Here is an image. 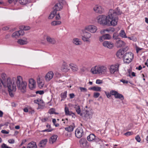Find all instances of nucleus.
<instances>
[{
	"label": "nucleus",
	"instance_id": "1",
	"mask_svg": "<svg viewBox=\"0 0 148 148\" xmlns=\"http://www.w3.org/2000/svg\"><path fill=\"white\" fill-rule=\"evenodd\" d=\"M122 13V12L118 7L114 10H110L107 16L102 15L97 17L98 22L103 25L115 26L117 24L118 16Z\"/></svg>",
	"mask_w": 148,
	"mask_h": 148
},
{
	"label": "nucleus",
	"instance_id": "2",
	"mask_svg": "<svg viewBox=\"0 0 148 148\" xmlns=\"http://www.w3.org/2000/svg\"><path fill=\"white\" fill-rule=\"evenodd\" d=\"M7 87L8 88L9 94L11 97L14 96L12 91H15L17 87L18 90L23 93L26 91L27 83L26 82L23 81L22 77L20 76L17 77L16 79L13 77L12 79L10 78L7 79Z\"/></svg>",
	"mask_w": 148,
	"mask_h": 148
},
{
	"label": "nucleus",
	"instance_id": "3",
	"mask_svg": "<svg viewBox=\"0 0 148 148\" xmlns=\"http://www.w3.org/2000/svg\"><path fill=\"white\" fill-rule=\"evenodd\" d=\"M106 68L103 66H95L92 67L91 72L93 74H104L106 72Z\"/></svg>",
	"mask_w": 148,
	"mask_h": 148
},
{
	"label": "nucleus",
	"instance_id": "4",
	"mask_svg": "<svg viewBox=\"0 0 148 148\" xmlns=\"http://www.w3.org/2000/svg\"><path fill=\"white\" fill-rule=\"evenodd\" d=\"M134 55L131 52L126 53L123 58V61L124 63L128 64L130 63L133 58Z\"/></svg>",
	"mask_w": 148,
	"mask_h": 148
},
{
	"label": "nucleus",
	"instance_id": "5",
	"mask_svg": "<svg viewBox=\"0 0 148 148\" xmlns=\"http://www.w3.org/2000/svg\"><path fill=\"white\" fill-rule=\"evenodd\" d=\"M75 134L77 137L78 138H80L84 134L82 129L80 127L77 128L75 130Z\"/></svg>",
	"mask_w": 148,
	"mask_h": 148
},
{
	"label": "nucleus",
	"instance_id": "6",
	"mask_svg": "<svg viewBox=\"0 0 148 148\" xmlns=\"http://www.w3.org/2000/svg\"><path fill=\"white\" fill-rule=\"evenodd\" d=\"M128 49V48L126 47L125 49L123 48V50L121 49L117 51L116 53V56L120 58H123L124 56V52L126 51Z\"/></svg>",
	"mask_w": 148,
	"mask_h": 148
},
{
	"label": "nucleus",
	"instance_id": "7",
	"mask_svg": "<svg viewBox=\"0 0 148 148\" xmlns=\"http://www.w3.org/2000/svg\"><path fill=\"white\" fill-rule=\"evenodd\" d=\"M85 29L91 33H94L97 30V27L93 25H89L85 27Z\"/></svg>",
	"mask_w": 148,
	"mask_h": 148
},
{
	"label": "nucleus",
	"instance_id": "8",
	"mask_svg": "<svg viewBox=\"0 0 148 148\" xmlns=\"http://www.w3.org/2000/svg\"><path fill=\"white\" fill-rule=\"evenodd\" d=\"M24 34V31L22 30H20L13 33L12 35V36L13 37L17 38L19 36H23Z\"/></svg>",
	"mask_w": 148,
	"mask_h": 148
},
{
	"label": "nucleus",
	"instance_id": "9",
	"mask_svg": "<svg viewBox=\"0 0 148 148\" xmlns=\"http://www.w3.org/2000/svg\"><path fill=\"white\" fill-rule=\"evenodd\" d=\"M54 73L52 71H50L47 73L45 76V79L47 81H49L53 77Z\"/></svg>",
	"mask_w": 148,
	"mask_h": 148
},
{
	"label": "nucleus",
	"instance_id": "10",
	"mask_svg": "<svg viewBox=\"0 0 148 148\" xmlns=\"http://www.w3.org/2000/svg\"><path fill=\"white\" fill-rule=\"evenodd\" d=\"M29 88L31 89H33L35 87L36 82L33 79H29Z\"/></svg>",
	"mask_w": 148,
	"mask_h": 148
},
{
	"label": "nucleus",
	"instance_id": "11",
	"mask_svg": "<svg viewBox=\"0 0 148 148\" xmlns=\"http://www.w3.org/2000/svg\"><path fill=\"white\" fill-rule=\"evenodd\" d=\"M103 45L104 47L109 49H112L113 46V44L109 41H105L103 43Z\"/></svg>",
	"mask_w": 148,
	"mask_h": 148
},
{
	"label": "nucleus",
	"instance_id": "12",
	"mask_svg": "<svg viewBox=\"0 0 148 148\" xmlns=\"http://www.w3.org/2000/svg\"><path fill=\"white\" fill-rule=\"evenodd\" d=\"M93 9L96 12L99 13H102L103 11V9L101 6L98 5H96L93 8Z\"/></svg>",
	"mask_w": 148,
	"mask_h": 148
},
{
	"label": "nucleus",
	"instance_id": "13",
	"mask_svg": "<svg viewBox=\"0 0 148 148\" xmlns=\"http://www.w3.org/2000/svg\"><path fill=\"white\" fill-rule=\"evenodd\" d=\"M115 42V46L116 47L118 48L121 47L123 46H124L125 45V42L121 40L120 39Z\"/></svg>",
	"mask_w": 148,
	"mask_h": 148
},
{
	"label": "nucleus",
	"instance_id": "14",
	"mask_svg": "<svg viewBox=\"0 0 148 148\" xmlns=\"http://www.w3.org/2000/svg\"><path fill=\"white\" fill-rule=\"evenodd\" d=\"M62 7V5L60 3H58L55 5L53 10L57 12V11L60 10Z\"/></svg>",
	"mask_w": 148,
	"mask_h": 148
},
{
	"label": "nucleus",
	"instance_id": "15",
	"mask_svg": "<svg viewBox=\"0 0 148 148\" xmlns=\"http://www.w3.org/2000/svg\"><path fill=\"white\" fill-rule=\"evenodd\" d=\"M111 38V36L108 34H106L101 37L99 38V40L101 42L106 39H109Z\"/></svg>",
	"mask_w": 148,
	"mask_h": 148
},
{
	"label": "nucleus",
	"instance_id": "16",
	"mask_svg": "<svg viewBox=\"0 0 148 148\" xmlns=\"http://www.w3.org/2000/svg\"><path fill=\"white\" fill-rule=\"evenodd\" d=\"M47 141V139H45L41 140L38 145V146L40 147H45Z\"/></svg>",
	"mask_w": 148,
	"mask_h": 148
},
{
	"label": "nucleus",
	"instance_id": "17",
	"mask_svg": "<svg viewBox=\"0 0 148 148\" xmlns=\"http://www.w3.org/2000/svg\"><path fill=\"white\" fill-rule=\"evenodd\" d=\"M119 66H112L110 68V71L111 73L114 74L115 72H117L118 71Z\"/></svg>",
	"mask_w": 148,
	"mask_h": 148
},
{
	"label": "nucleus",
	"instance_id": "18",
	"mask_svg": "<svg viewBox=\"0 0 148 148\" xmlns=\"http://www.w3.org/2000/svg\"><path fill=\"white\" fill-rule=\"evenodd\" d=\"M74 108L75 109L76 112L78 114L81 116H83V114L81 112V110L79 105L78 104H76L74 106Z\"/></svg>",
	"mask_w": 148,
	"mask_h": 148
},
{
	"label": "nucleus",
	"instance_id": "19",
	"mask_svg": "<svg viewBox=\"0 0 148 148\" xmlns=\"http://www.w3.org/2000/svg\"><path fill=\"white\" fill-rule=\"evenodd\" d=\"M75 127V124L74 123H73L71 125L66 127L65 128L66 131L68 132H72Z\"/></svg>",
	"mask_w": 148,
	"mask_h": 148
},
{
	"label": "nucleus",
	"instance_id": "20",
	"mask_svg": "<svg viewBox=\"0 0 148 148\" xmlns=\"http://www.w3.org/2000/svg\"><path fill=\"white\" fill-rule=\"evenodd\" d=\"M27 148H37L36 142L34 141L30 142L28 144Z\"/></svg>",
	"mask_w": 148,
	"mask_h": 148
},
{
	"label": "nucleus",
	"instance_id": "21",
	"mask_svg": "<svg viewBox=\"0 0 148 148\" xmlns=\"http://www.w3.org/2000/svg\"><path fill=\"white\" fill-rule=\"evenodd\" d=\"M68 66L66 63L64 62H63L61 68L62 71L65 72H67L69 70Z\"/></svg>",
	"mask_w": 148,
	"mask_h": 148
},
{
	"label": "nucleus",
	"instance_id": "22",
	"mask_svg": "<svg viewBox=\"0 0 148 148\" xmlns=\"http://www.w3.org/2000/svg\"><path fill=\"white\" fill-rule=\"evenodd\" d=\"M58 136L56 135H54L51 136L50 138L49 141L50 144H53L56 140Z\"/></svg>",
	"mask_w": 148,
	"mask_h": 148
},
{
	"label": "nucleus",
	"instance_id": "23",
	"mask_svg": "<svg viewBox=\"0 0 148 148\" xmlns=\"http://www.w3.org/2000/svg\"><path fill=\"white\" fill-rule=\"evenodd\" d=\"M70 68L73 71H77L78 70L77 66L75 64H69Z\"/></svg>",
	"mask_w": 148,
	"mask_h": 148
},
{
	"label": "nucleus",
	"instance_id": "24",
	"mask_svg": "<svg viewBox=\"0 0 148 148\" xmlns=\"http://www.w3.org/2000/svg\"><path fill=\"white\" fill-rule=\"evenodd\" d=\"M79 143L80 144L82 145L81 146L84 147L86 145L87 140L86 138H82L79 140Z\"/></svg>",
	"mask_w": 148,
	"mask_h": 148
},
{
	"label": "nucleus",
	"instance_id": "25",
	"mask_svg": "<svg viewBox=\"0 0 148 148\" xmlns=\"http://www.w3.org/2000/svg\"><path fill=\"white\" fill-rule=\"evenodd\" d=\"M114 97L116 99H119L121 100H123L124 99V97L123 95H122L119 93L118 92Z\"/></svg>",
	"mask_w": 148,
	"mask_h": 148
},
{
	"label": "nucleus",
	"instance_id": "26",
	"mask_svg": "<svg viewBox=\"0 0 148 148\" xmlns=\"http://www.w3.org/2000/svg\"><path fill=\"white\" fill-rule=\"evenodd\" d=\"M46 39L47 41L51 44H53L56 43L55 40L54 38H51L49 36H47Z\"/></svg>",
	"mask_w": 148,
	"mask_h": 148
},
{
	"label": "nucleus",
	"instance_id": "27",
	"mask_svg": "<svg viewBox=\"0 0 148 148\" xmlns=\"http://www.w3.org/2000/svg\"><path fill=\"white\" fill-rule=\"evenodd\" d=\"M95 138V136L94 134H90L87 137V140L89 141H91L94 140Z\"/></svg>",
	"mask_w": 148,
	"mask_h": 148
},
{
	"label": "nucleus",
	"instance_id": "28",
	"mask_svg": "<svg viewBox=\"0 0 148 148\" xmlns=\"http://www.w3.org/2000/svg\"><path fill=\"white\" fill-rule=\"evenodd\" d=\"M37 82L39 88H42L44 85V82L41 81L40 78L38 79Z\"/></svg>",
	"mask_w": 148,
	"mask_h": 148
},
{
	"label": "nucleus",
	"instance_id": "29",
	"mask_svg": "<svg viewBox=\"0 0 148 148\" xmlns=\"http://www.w3.org/2000/svg\"><path fill=\"white\" fill-rule=\"evenodd\" d=\"M18 43L21 45H23L26 44L27 43V39L23 40L19 39L18 41Z\"/></svg>",
	"mask_w": 148,
	"mask_h": 148
},
{
	"label": "nucleus",
	"instance_id": "30",
	"mask_svg": "<svg viewBox=\"0 0 148 148\" xmlns=\"http://www.w3.org/2000/svg\"><path fill=\"white\" fill-rule=\"evenodd\" d=\"M73 43L76 45H80L82 44L81 42L78 38H75L73 39Z\"/></svg>",
	"mask_w": 148,
	"mask_h": 148
},
{
	"label": "nucleus",
	"instance_id": "31",
	"mask_svg": "<svg viewBox=\"0 0 148 148\" xmlns=\"http://www.w3.org/2000/svg\"><path fill=\"white\" fill-rule=\"evenodd\" d=\"M64 110L65 114L66 115H71L72 114H73V112H69L68 108L66 107H65Z\"/></svg>",
	"mask_w": 148,
	"mask_h": 148
},
{
	"label": "nucleus",
	"instance_id": "32",
	"mask_svg": "<svg viewBox=\"0 0 148 148\" xmlns=\"http://www.w3.org/2000/svg\"><path fill=\"white\" fill-rule=\"evenodd\" d=\"M67 91H65L63 93H62L61 94V97L62 99L61 101L64 100L67 97Z\"/></svg>",
	"mask_w": 148,
	"mask_h": 148
},
{
	"label": "nucleus",
	"instance_id": "33",
	"mask_svg": "<svg viewBox=\"0 0 148 148\" xmlns=\"http://www.w3.org/2000/svg\"><path fill=\"white\" fill-rule=\"evenodd\" d=\"M56 13L57 12H55V11L53 10L51 13V14L49 17V19H52L56 15Z\"/></svg>",
	"mask_w": 148,
	"mask_h": 148
},
{
	"label": "nucleus",
	"instance_id": "34",
	"mask_svg": "<svg viewBox=\"0 0 148 148\" xmlns=\"http://www.w3.org/2000/svg\"><path fill=\"white\" fill-rule=\"evenodd\" d=\"M16 1H18L19 3L22 5H25L28 3V0H16Z\"/></svg>",
	"mask_w": 148,
	"mask_h": 148
},
{
	"label": "nucleus",
	"instance_id": "35",
	"mask_svg": "<svg viewBox=\"0 0 148 148\" xmlns=\"http://www.w3.org/2000/svg\"><path fill=\"white\" fill-rule=\"evenodd\" d=\"M113 38L115 40V42L120 39V38H119L118 34L116 33H114L113 34Z\"/></svg>",
	"mask_w": 148,
	"mask_h": 148
},
{
	"label": "nucleus",
	"instance_id": "36",
	"mask_svg": "<svg viewBox=\"0 0 148 148\" xmlns=\"http://www.w3.org/2000/svg\"><path fill=\"white\" fill-rule=\"evenodd\" d=\"M119 34L120 36L122 37V38H127V37L126 36V34L124 30H121L120 33Z\"/></svg>",
	"mask_w": 148,
	"mask_h": 148
},
{
	"label": "nucleus",
	"instance_id": "37",
	"mask_svg": "<svg viewBox=\"0 0 148 148\" xmlns=\"http://www.w3.org/2000/svg\"><path fill=\"white\" fill-rule=\"evenodd\" d=\"M61 23V22L60 21H54L51 23V25L53 26L59 25Z\"/></svg>",
	"mask_w": 148,
	"mask_h": 148
},
{
	"label": "nucleus",
	"instance_id": "38",
	"mask_svg": "<svg viewBox=\"0 0 148 148\" xmlns=\"http://www.w3.org/2000/svg\"><path fill=\"white\" fill-rule=\"evenodd\" d=\"M84 36L86 37L87 38H89L91 37V34L88 32H84Z\"/></svg>",
	"mask_w": 148,
	"mask_h": 148
},
{
	"label": "nucleus",
	"instance_id": "39",
	"mask_svg": "<svg viewBox=\"0 0 148 148\" xmlns=\"http://www.w3.org/2000/svg\"><path fill=\"white\" fill-rule=\"evenodd\" d=\"M22 28H21V27H20V29H21V30H29L30 28V27L29 26H22Z\"/></svg>",
	"mask_w": 148,
	"mask_h": 148
},
{
	"label": "nucleus",
	"instance_id": "40",
	"mask_svg": "<svg viewBox=\"0 0 148 148\" xmlns=\"http://www.w3.org/2000/svg\"><path fill=\"white\" fill-rule=\"evenodd\" d=\"M55 110L53 108H52L49 110V113L50 114H57V113H56L55 112Z\"/></svg>",
	"mask_w": 148,
	"mask_h": 148
},
{
	"label": "nucleus",
	"instance_id": "41",
	"mask_svg": "<svg viewBox=\"0 0 148 148\" xmlns=\"http://www.w3.org/2000/svg\"><path fill=\"white\" fill-rule=\"evenodd\" d=\"M86 113H84V116L86 117H89V118L90 115V112L87 110H86Z\"/></svg>",
	"mask_w": 148,
	"mask_h": 148
},
{
	"label": "nucleus",
	"instance_id": "42",
	"mask_svg": "<svg viewBox=\"0 0 148 148\" xmlns=\"http://www.w3.org/2000/svg\"><path fill=\"white\" fill-rule=\"evenodd\" d=\"M101 87H99L94 86V91H101Z\"/></svg>",
	"mask_w": 148,
	"mask_h": 148
},
{
	"label": "nucleus",
	"instance_id": "43",
	"mask_svg": "<svg viewBox=\"0 0 148 148\" xmlns=\"http://www.w3.org/2000/svg\"><path fill=\"white\" fill-rule=\"evenodd\" d=\"M6 81L7 80L5 83V84H4L3 81H2L0 79V88H1V84H3L5 87L6 86H7Z\"/></svg>",
	"mask_w": 148,
	"mask_h": 148
},
{
	"label": "nucleus",
	"instance_id": "44",
	"mask_svg": "<svg viewBox=\"0 0 148 148\" xmlns=\"http://www.w3.org/2000/svg\"><path fill=\"white\" fill-rule=\"evenodd\" d=\"M117 91L114 90H111L110 91L111 95H114L115 97L116 94L117 93Z\"/></svg>",
	"mask_w": 148,
	"mask_h": 148
},
{
	"label": "nucleus",
	"instance_id": "45",
	"mask_svg": "<svg viewBox=\"0 0 148 148\" xmlns=\"http://www.w3.org/2000/svg\"><path fill=\"white\" fill-rule=\"evenodd\" d=\"M133 134V132H128L125 133L124 135L127 136H129L130 135H132Z\"/></svg>",
	"mask_w": 148,
	"mask_h": 148
},
{
	"label": "nucleus",
	"instance_id": "46",
	"mask_svg": "<svg viewBox=\"0 0 148 148\" xmlns=\"http://www.w3.org/2000/svg\"><path fill=\"white\" fill-rule=\"evenodd\" d=\"M100 95V93L99 92H94V93L93 97L95 98H97Z\"/></svg>",
	"mask_w": 148,
	"mask_h": 148
},
{
	"label": "nucleus",
	"instance_id": "47",
	"mask_svg": "<svg viewBox=\"0 0 148 148\" xmlns=\"http://www.w3.org/2000/svg\"><path fill=\"white\" fill-rule=\"evenodd\" d=\"M79 89L81 92H86L87 91V89L85 88H83L82 87H80Z\"/></svg>",
	"mask_w": 148,
	"mask_h": 148
},
{
	"label": "nucleus",
	"instance_id": "48",
	"mask_svg": "<svg viewBox=\"0 0 148 148\" xmlns=\"http://www.w3.org/2000/svg\"><path fill=\"white\" fill-rule=\"evenodd\" d=\"M36 94H39L40 95H42L44 94V92L43 90H38L36 91Z\"/></svg>",
	"mask_w": 148,
	"mask_h": 148
},
{
	"label": "nucleus",
	"instance_id": "49",
	"mask_svg": "<svg viewBox=\"0 0 148 148\" xmlns=\"http://www.w3.org/2000/svg\"><path fill=\"white\" fill-rule=\"evenodd\" d=\"M127 38H128L130 40H132L133 41H136V38L134 37L133 36L128 37H127Z\"/></svg>",
	"mask_w": 148,
	"mask_h": 148
},
{
	"label": "nucleus",
	"instance_id": "50",
	"mask_svg": "<svg viewBox=\"0 0 148 148\" xmlns=\"http://www.w3.org/2000/svg\"><path fill=\"white\" fill-rule=\"evenodd\" d=\"M135 139L138 142H140L141 141V139L140 136L139 135H137L136 137H135Z\"/></svg>",
	"mask_w": 148,
	"mask_h": 148
},
{
	"label": "nucleus",
	"instance_id": "51",
	"mask_svg": "<svg viewBox=\"0 0 148 148\" xmlns=\"http://www.w3.org/2000/svg\"><path fill=\"white\" fill-rule=\"evenodd\" d=\"M105 93L107 97L108 98H109L111 97V94H110V92H107L106 91H105Z\"/></svg>",
	"mask_w": 148,
	"mask_h": 148
},
{
	"label": "nucleus",
	"instance_id": "52",
	"mask_svg": "<svg viewBox=\"0 0 148 148\" xmlns=\"http://www.w3.org/2000/svg\"><path fill=\"white\" fill-rule=\"evenodd\" d=\"M103 83L102 81L100 79H97L96 81V83L98 84H100Z\"/></svg>",
	"mask_w": 148,
	"mask_h": 148
},
{
	"label": "nucleus",
	"instance_id": "53",
	"mask_svg": "<svg viewBox=\"0 0 148 148\" xmlns=\"http://www.w3.org/2000/svg\"><path fill=\"white\" fill-rule=\"evenodd\" d=\"M88 39H89V38H87L86 37L84 36H83L82 37V39L84 41H88Z\"/></svg>",
	"mask_w": 148,
	"mask_h": 148
},
{
	"label": "nucleus",
	"instance_id": "54",
	"mask_svg": "<svg viewBox=\"0 0 148 148\" xmlns=\"http://www.w3.org/2000/svg\"><path fill=\"white\" fill-rule=\"evenodd\" d=\"M52 131V129H45V130H42V132H51Z\"/></svg>",
	"mask_w": 148,
	"mask_h": 148
},
{
	"label": "nucleus",
	"instance_id": "55",
	"mask_svg": "<svg viewBox=\"0 0 148 148\" xmlns=\"http://www.w3.org/2000/svg\"><path fill=\"white\" fill-rule=\"evenodd\" d=\"M120 81L121 82H122L123 84H127L128 82L126 80L124 79H121L120 80Z\"/></svg>",
	"mask_w": 148,
	"mask_h": 148
},
{
	"label": "nucleus",
	"instance_id": "56",
	"mask_svg": "<svg viewBox=\"0 0 148 148\" xmlns=\"http://www.w3.org/2000/svg\"><path fill=\"white\" fill-rule=\"evenodd\" d=\"M8 141L11 144H13L14 143V140L13 139L9 140Z\"/></svg>",
	"mask_w": 148,
	"mask_h": 148
},
{
	"label": "nucleus",
	"instance_id": "57",
	"mask_svg": "<svg viewBox=\"0 0 148 148\" xmlns=\"http://www.w3.org/2000/svg\"><path fill=\"white\" fill-rule=\"evenodd\" d=\"M1 132L2 133L4 134H8L9 133V132L6 131L5 130H2L1 131Z\"/></svg>",
	"mask_w": 148,
	"mask_h": 148
},
{
	"label": "nucleus",
	"instance_id": "58",
	"mask_svg": "<svg viewBox=\"0 0 148 148\" xmlns=\"http://www.w3.org/2000/svg\"><path fill=\"white\" fill-rule=\"evenodd\" d=\"M69 96L70 98V99H72L75 96V95L73 93H71L69 94Z\"/></svg>",
	"mask_w": 148,
	"mask_h": 148
},
{
	"label": "nucleus",
	"instance_id": "59",
	"mask_svg": "<svg viewBox=\"0 0 148 148\" xmlns=\"http://www.w3.org/2000/svg\"><path fill=\"white\" fill-rule=\"evenodd\" d=\"M60 14L59 13H58V14L56 15V19H59L60 18Z\"/></svg>",
	"mask_w": 148,
	"mask_h": 148
},
{
	"label": "nucleus",
	"instance_id": "60",
	"mask_svg": "<svg viewBox=\"0 0 148 148\" xmlns=\"http://www.w3.org/2000/svg\"><path fill=\"white\" fill-rule=\"evenodd\" d=\"M7 146L5 144L3 143L1 145V147L2 148H7Z\"/></svg>",
	"mask_w": 148,
	"mask_h": 148
},
{
	"label": "nucleus",
	"instance_id": "61",
	"mask_svg": "<svg viewBox=\"0 0 148 148\" xmlns=\"http://www.w3.org/2000/svg\"><path fill=\"white\" fill-rule=\"evenodd\" d=\"M142 49V48H140L139 47H136V51L137 53H138L139 51Z\"/></svg>",
	"mask_w": 148,
	"mask_h": 148
},
{
	"label": "nucleus",
	"instance_id": "62",
	"mask_svg": "<svg viewBox=\"0 0 148 148\" xmlns=\"http://www.w3.org/2000/svg\"><path fill=\"white\" fill-rule=\"evenodd\" d=\"M9 29V28L7 27H5L3 28L2 29L3 30H7Z\"/></svg>",
	"mask_w": 148,
	"mask_h": 148
},
{
	"label": "nucleus",
	"instance_id": "63",
	"mask_svg": "<svg viewBox=\"0 0 148 148\" xmlns=\"http://www.w3.org/2000/svg\"><path fill=\"white\" fill-rule=\"evenodd\" d=\"M142 69V67L141 65H140L138 67H136V69H138V70H141Z\"/></svg>",
	"mask_w": 148,
	"mask_h": 148
},
{
	"label": "nucleus",
	"instance_id": "64",
	"mask_svg": "<svg viewBox=\"0 0 148 148\" xmlns=\"http://www.w3.org/2000/svg\"><path fill=\"white\" fill-rule=\"evenodd\" d=\"M26 140H23L22 141V142L20 144V145L21 146L22 145L26 142Z\"/></svg>",
	"mask_w": 148,
	"mask_h": 148
}]
</instances>
